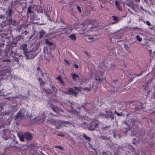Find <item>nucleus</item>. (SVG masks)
Returning <instances> with one entry per match:
<instances>
[{"mask_svg": "<svg viewBox=\"0 0 155 155\" xmlns=\"http://www.w3.org/2000/svg\"><path fill=\"white\" fill-rule=\"evenodd\" d=\"M16 44L15 43L12 44L9 46V45H6L4 52L6 56H8L10 58V60H12L13 62H15L18 63V58L20 57L18 54L17 53V48L16 45Z\"/></svg>", "mask_w": 155, "mask_h": 155, "instance_id": "obj_1", "label": "nucleus"}, {"mask_svg": "<svg viewBox=\"0 0 155 155\" xmlns=\"http://www.w3.org/2000/svg\"><path fill=\"white\" fill-rule=\"evenodd\" d=\"M140 123V122L137 119H134L132 118V123L133 125L132 128L130 129L129 124L127 122H125V126L122 127V130L126 134H127V132L130 130H131L132 133V131L133 132H135L136 133L138 130V127Z\"/></svg>", "mask_w": 155, "mask_h": 155, "instance_id": "obj_2", "label": "nucleus"}, {"mask_svg": "<svg viewBox=\"0 0 155 155\" xmlns=\"http://www.w3.org/2000/svg\"><path fill=\"white\" fill-rule=\"evenodd\" d=\"M2 50L0 49V72L4 73L6 74V73H9L11 70L10 68L8 67L9 64L8 63L10 61L9 59H2Z\"/></svg>", "mask_w": 155, "mask_h": 155, "instance_id": "obj_3", "label": "nucleus"}, {"mask_svg": "<svg viewBox=\"0 0 155 155\" xmlns=\"http://www.w3.org/2000/svg\"><path fill=\"white\" fill-rule=\"evenodd\" d=\"M67 104L70 108L71 112L75 115H78L80 113L81 108L79 107H77V109L74 108L75 104L74 102H71L69 101L67 102Z\"/></svg>", "mask_w": 155, "mask_h": 155, "instance_id": "obj_4", "label": "nucleus"}, {"mask_svg": "<svg viewBox=\"0 0 155 155\" xmlns=\"http://www.w3.org/2000/svg\"><path fill=\"white\" fill-rule=\"evenodd\" d=\"M98 125L97 121L94 120L87 125V128L88 130L93 131L95 130Z\"/></svg>", "mask_w": 155, "mask_h": 155, "instance_id": "obj_5", "label": "nucleus"}, {"mask_svg": "<svg viewBox=\"0 0 155 155\" xmlns=\"http://www.w3.org/2000/svg\"><path fill=\"white\" fill-rule=\"evenodd\" d=\"M81 107L87 111L91 110L94 108V105H92L91 103L88 102L83 103Z\"/></svg>", "mask_w": 155, "mask_h": 155, "instance_id": "obj_6", "label": "nucleus"}, {"mask_svg": "<svg viewBox=\"0 0 155 155\" xmlns=\"http://www.w3.org/2000/svg\"><path fill=\"white\" fill-rule=\"evenodd\" d=\"M26 111V110L25 109L22 108L18 112L14 117V118L15 120H16L18 119H22L23 118L24 115Z\"/></svg>", "mask_w": 155, "mask_h": 155, "instance_id": "obj_7", "label": "nucleus"}, {"mask_svg": "<svg viewBox=\"0 0 155 155\" xmlns=\"http://www.w3.org/2000/svg\"><path fill=\"white\" fill-rule=\"evenodd\" d=\"M4 35L6 36L8 35V33H4L2 32V31H0V48L3 46L5 45V40L4 39H5V38H4V37L3 36Z\"/></svg>", "mask_w": 155, "mask_h": 155, "instance_id": "obj_8", "label": "nucleus"}, {"mask_svg": "<svg viewBox=\"0 0 155 155\" xmlns=\"http://www.w3.org/2000/svg\"><path fill=\"white\" fill-rule=\"evenodd\" d=\"M112 81L114 84V85L116 86V90L117 92H118L117 88H118L119 87L121 86L122 81L120 79H118L116 80H112Z\"/></svg>", "mask_w": 155, "mask_h": 155, "instance_id": "obj_9", "label": "nucleus"}, {"mask_svg": "<svg viewBox=\"0 0 155 155\" xmlns=\"http://www.w3.org/2000/svg\"><path fill=\"white\" fill-rule=\"evenodd\" d=\"M46 122L48 124H52L55 125V128L56 129H59L61 127V124H59L58 125H56V120L52 119L50 117L48 118Z\"/></svg>", "mask_w": 155, "mask_h": 155, "instance_id": "obj_10", "label": "nucleus"}, {"mask_svg": "<svg viewBox=\"0 0 155 155\" xmlns=\"http://www.w3.org/2000/svg\"><path fill=\"white\" fill-rule=\"evenodd\" d=\"M85 26H86L87 27L85 29L82 28L81 29L84 32H85L87 31L90 32L92 31L93 30V28H94L92 25L90 24H88L87 25H84L85 27Z\"/></svg>", "mask_w": 155, "mask_h": 155, "instance_id": "obj_11", "label": "nucleus"}, {"mask_svg": "<svg viewBox=\"0 0 155 155\" xmlns=\"http://www.w3.org/2000/svg\"><path fill=\"white\" fill-rule=\"evenodd\" d=\"M12 10L11 7H8V9L6 11L4 14L6 18L8 17L11 18V15L12 14Z\"/></svg>", "mask_w": 155, "mask_h": 155, "instance_id": "obj_12", "label": "nucleus"}, {"mask_svg": "<svg viewBox=\"0 0 155 155\" xmlns=\"http://www.w3.org/2000/svg\"><path fill=\"white\" fill-rule=\"evenodd\" d=\"M27 47V45L26 44H23L20 46V49L24 51V54L26 56L28 52Z\"/></svg>", "mask_w": 155, "mask_h": 155, "instance_id": "obj_13", "label": "nucleus"}, {"mask_svg": "<svg viewBox=\"0 0 155 155\" xmlns=\"http://www.w3.org/2000/svg\"><path fill=\"white\" fill-rule=\"evenodd\" d=\"M24 137L25 139L28 140H31L32 138V135L28 132H26L24 134Z\"/></svg>", "mask_w": 155, "mask_h": 155, "instance_id": "obj_14", "label": "nucleus"}, {"mask_svg": "<svg viewBox=\"0 0 155 155\" xmlns=\"http://www.w3.org/2000/svg\"><path fill=\"white\" fill-rule=\"evenodd\" d=\"M50 87L51 88V90L53 92V93H54V94H56L58 91V89L54 85H53L52 84H50Z\"/></svg>", "mask_w": 155, "mask_h": 155, "instance_id": "obj_15", "label": "nucleus"}, {"mask_svg": "<svg viewBox=\"0 0 155 155\" xmlns=\"http://www.w3.org/2000/svg\"><path fill=\"white\" fill-rule=\"evenodd\" d=\"M6 74H5L4 73L0 72V86L2 84L1 82V81L4 79V78L3 76L6 75ZM1 89L0 88V96L2 95V94L1 93Z\"/></svg>", "mask_w": 155, "mask_h": 155, "instance_id": "obj_16", "label": "nucleus"}, {"mask_svg": "<svg viewBox=\"0 0 155 155\" xmlns=\"http://www.w3.org/2000/svg\"><path fill=\"white\" fill-rule=\"evenodd\" d=\"M27 12L28 14H29L30 15L31 14H33V12L32 11V7L31 5H29L27 8Z\"/></svg>", "mask_w": 155, "mask_h": 155, "instance_id": "obj_17", "label": "nucleus"}, {"mask_svg": "<svg viewBox=\"0 0 155 155\" xmlns=\"http://www.w3.org/2000/svg\"><path fill=\"white\" fill-rule=\"evenodd\" d=\"M120 2L117 0L115 1V5L117 7V8L120 11H122V8L121 7L120 5Z\"/></svg>", "mask_w": 155, "mask_h": 155, "instance_id": "obj_18", "label": "nucleus"}, {"mask_svg": "<svg viewBox=\"0 0 155 155\" xmlns=\"http://www.w3.org/2000/svg\"><path fill=\"white\" fill-rule=\"evenodd\" d=\"M68 37L72 41H75L76 39V36L75 34H72L68 36Z\"/></svg>", "mask_w": 155, "mask_h": 155, "instance_id": "obj_19", "label": "nucleus"}, {"mask_svg": "<svg viewBox=\"0 0 155 155\" xmlns=\"http://www.w3.org/2000/svg\"><path fill=\"white\" fill-rule=\"evenodd\" d=\"M73 91H74V90L72 88H69L68 90L66 91L64 93L67 94H71Z\"/></svg>", "mask_w": 155, "mask_h": 155, "instance_id": "obj_20", "label": "nucleus"}, {"mask_svg": "<svg viewBox=\"0 0 155 155\" xmlns=\"http://www.w3.org/2000/svg\"><path fill=\"white\" fill-rule=\"evenodd\" d=\"M8 21L9 23V24H12L13 25H15L16 23V21H12V17H11V18H9L8 20Z\"/></svg>", "mask_w": 155, "mask_h": 155, "instance_id": "obj_21", "label": "nucleus"}, {"mask_svg": "<svg viewBox=\"0 0 155 155\" xmlns=\"http://www.w3.org/2000/svg\"><path fill=\"white\" fill-rule=\"evenodd\" d=\"M110 89L108 90V91H110L111 92V93H113L116 91H117L116 90V86H113L112 85H111L110 86Z\"/></svg>", "mask_w": 155, "mask_h": 155, "instance_id": "obj_22", "label": "nucleus"}, {"mask_svg": "<svg viewBox=\"0 0 155 155\" xmlns=\"http://www.w3.org/2000/svg\"><path fill=\"white\" fill-rule=\"evenodd\" d=\"M45 42L46 44L49 46V47H50L51 46H52L54 44L53 42H51L47 39H45Z\"/></svg>", "mask_w": 155, "mask_h": 155, "instance_id": "obj_23", "label": "nucleus"}, {"mask_svg": "<svg viewBox=\"0 0 155 155\" xmlns=\"http://www.w3.org/2000/svg\"><path fill=\"white\" fill-rule=\"evenodd\" d=\"M52 109L53 111H54L55 112H56L57 113V114H58V115L59 114H60V112H59V110H58V108L57 107H53L52 108ZM53 116H57L58 115H53Z\"/></svg>", "mask_w": 155, "mask_h": 155, "instance_id": "obj_24", "label": "nucleus"}, {"mask_svg": "<svg viewBox=\"0 0 155 155\" xmlns=\"http://www.w3.org/2000/svg\"><path fill=\"white\" fill-rule=\"evenodd\" d=\"M43 90H44L45 91V92L47 94H53V92L51 90V89H45L44 88L43 89Z\"/></svg>", "mask_w": 155, "mask_h": 155, "instance_id": "obj_25", "label": "nucleus"}, {"mask_svg": "<svg viewBox=\"0 0 155 155\" xmlns=\"http://www.w3.org/2000/svg\"><path fill=\"white\" fill-rule=\"evenodd\" d=\"M109 134H113V137L115 138H117V136L116 135V133L114 131L112 130H110L109 131Z\"/></svg>", "mask_w": 155, "mask_h": 155, "instance_id": "obj_26", "label": "nucleus"}, {"mask_svg": "<svg viewBox=\"0 0 155 155\" xmlns=\"http://www.w3.org/2000/svg\"><path fill=\"white\" fill-rule=\"evenodd\" d=\"M45 31L43 30H42L40 31L39 33V38L40 39L42 38L43 36L45 34Z\"/></svg>", "mask_w": 155, "mask_h": 155, "instance_id": "obj_27", "label": "nucleus"}, {"mask_svg": "<svg viewBox=\"0 0 155 155\" xmlns=\"http://www.w3.org/2000/svg\"><path fill=\"white\" fill-rule=\"evenodd\" d=\"M79 77V76L77 74H76L75 73L72 74V79L74 81H76L77 80L76 78H78Z\"/></svg>", "mask_w": 155, "mask_h": 155, "instance_id": "obj_28", "label": "nucleus"}, {"mask_svg": "<svg viewBox=\"0 0 155 155\" xmlns=\"http://www.w3.org/2000/svg\"><path fill=\"white\" fill-rule=\"evenodd\" d=\"M112 17L113 20L115 21L114 23H112V24L117 23L118 22L119 20V19L117 17L114 16H112Z\"/></svg>", "mask_w": 155, "mask_h": 155, "instance_id": "obj_29", "label": "nucleus"}, {"mask_svg": "<svg viewBox=\"0 0 155 155\" xmlns=\"http://www.w3.org/2000/svg\"><path fill=\"white\" fill-rule=\"evenodd\" d=\"M83 137L84 139L87 140L88 142H90L91 141V138L90 137L87 136L85 134H83Z\"/></svg>", "mask_w": 155, "mask_h": 155, "instance_id": "obj_30", "label": "nucleus"}, {"mask_svg": "<svg viewBox=\"0 0 155 155\" xmlns=\"http://www.w3.org/2000/svg\"><path fill=\"white\" fill-rule=\"evenodd\" d=\"M106 114V117L107 118L111 117L112 115V113L111 112H107Z\"/></svg>", "mask_w": 155, "mask_h": 155, "instance_id": "obj_31", "label": "nucleus"}, {"mask_svg": "<svg viewBox=\"0 0 155 155\" xmlns=\"http://www.w3.org/2000/svg\"><path fill=\"white\" fill-rule=\"evenodd\" d=\"M136 39L139 42H141L142 41V38H141L139 35H137L136 37Z\"/></svg>", "mask_w": 155, "mask_h": 155, "instance_id": "obj_32", "label": "nucleus"}, {"mask_svg": "<svg viewBox=\"0 0 155 155\" xmlns=\"http://www.w3.org/2000/svg\"><path fill=\"white\" fill-rule=\"evenodd\" d=\"M110 127V126L109 125L103 127L102 129L103 131H105L106 130H108V129Z\"/></svg>", "mask_w": 155, "mask_h": 155, "instance_id": "obj_33", "label": "nucleus"}, {"mask_svg": "<svg viewBox=\"0 0 155 155\" xmlns=\"http://www.w3.org/2000/svg\"><path fill=\"white\" fill-rule=\"evenodd\" d=\"M54 147L61 150H63L64 149V148L61 146H58L55 145L54 146Z\"/></svg>", "mask_w": 155, "mask_h": 155, "instance_id": "obj_34", "label": "nucleus"}, {"mask_svg": "<svg viewBox=\"0 0 155 155\" xmlns=\"http://www.w3.org/2000/svg\"><path fill=\"white\" fill-rule=\"evenodd\" d=\"M36 120H38V121L40 120L41 122H42L45 120V119L44 117H41L40 120H39L38 118V117H37Z\"/></svg>", "mask_w": 155, "mask_h": 155, "instance_id": "obj_35", "label": "nucleus"}, {"mask_svg": "<svg viewBox=\"0 0 155 155\" xmlns=\"http://www.w3.org/2000/svg\"><path fill=\"white\" fill-rule=\"evenodd\" d=\"M19 138L21 141H24V139L25 138L24 135V136H19Z\"/></svg>", "mask_w": 155, "mask_h": 155, "instance_id": "obj_36", "label": "nucleus"}, {"mask_svg": "<svg viewBox=\"0 0 155 155\" xmlns=\"http://www.w3.org/2000/svg\"><path fill=\"white\" fill-rule=\"evenodd\" d=\"M74 89L78 91H81V87H77L75 86L74 87Z\"/></svg>", "mask_w": 155, "mask_h": 155, "instance_id": "obj_37", "label": "nucleus"}, {"mask_svg": "<svg viewBox=\"0 0 155 155\" xmlns=\"http://www.w3.org/2000/svg\"><path fill=\"white\" fill-rule=\"evenodd\" d=\"M100 138L102 140H107L108 139L105 136H101L100 137Z\"/></svg>", "mask_w": 155, "mask_h": 155, "instance_id": "obj_38", "label": "nucleus"}, {"mask_svg": "<svg viewBox=\"0 0 155 155\" xmlns=\"http://www.w3.org/2000/svg\"><path fill=\"white\" fill-rule=\"evenodd\" d=\"M78 94V93L76 91H73V92L71 93L72 95H74L76 97L77 94Z\"/></svg>", "mask_w": 155, "mask_h": 155, "instance_id": "obj_39", "label": "nucleus"}, {"mask_svg": "<svg viewBox=\"0 0 155 155\" xmlns=\"http://www.w3.org/2000/svg\"><path fill=\"white\" fill-rule=\"evenodd\" d=\"M134 110L135 111H140V108L138 107H136L134 108Z\"/></svg>", "mask_w": 155, "mask_h": 155, "instance_id": "obj_40", "label": "nucleus"}, {"mask_svg": "<svg viewBox=\"0 0 155 155\" xmlns=\"http://www.w3.org/2000/svg\"><path fill=\"white\" fill-rule=\"evenodd\" d=\"M59 82L62 85H64V84H65L64 82L62 80H61L59 81Z\"/></svg>", "mask_w": 155, "mask_h": 155, "instance_id": "obj_41", "label": "nucleus"}, {"mask_svg": "<svg viewBox=\"0 0 155 155\" xmlns=\"http://www.w3.org/2000/svg\"><path fill=\"white\" fill-rule=\"evenodd\" d=\"M56 79H57L58 81L62 80L61 77L60 76H59L56 78Z\"/></svg>", "mask_w": 155, "mask_h": 155, "instance_id": "obj_42", "label": "nucleus"}, {"mask_svg": "<svg viewBox=\"0 0 155 155\" xmlns=\"http://www.w3.org/2000/svg\"><path fill=\"white\" fill-rule=\"evenodd\" d=\"M64 61L65 62V63H66V64L67 65H70V63L68 61H67L65 59L64 60Z\"/></svg>", "mask_w": 155, "mask_h": 155, "instance_id": "obj_43", "label": "nucleus"}, {"mask_svg": "<svg viewBox=\"0 0 155 155\" xmlns=\"http://www.w3.org/2000/svg\"><path fill=\"white\" fill-rule=\"evenodd\" d=\"M103 79V78H99L98 79L97 78H95V80L96 81H101Z\"/></svg>", "mask_w": 155, "mask_h": 155, "instance_id": "obj_44", "label": "nucleus"}, {"mask_svg": "<svg viewBox=\"0 0 155 155\" xmlns=\"http://www.w3.org/2000/svg\"><path fill=\"white\" fill-rule=\"evenodd\" d=\"M77 9H78V12H81V9L80 7L78 5H77Z\"/></svg>", "mask_w": 155, "mask_h": 155, "instance_id": "obj_45", "label": "nucleus"}, {"mask_svg": "<svg viewBox=\"0 0 155 155\" xmlns=\"http://www.w3.org/2000/svg\"><path fill=\"white\" fill-rule=\"evenodd\" d=\"M146 24H147V25H148V26H151V23H150V22L149 21H146Z\"/></svg>", "mask_w": 155, "mask_h": 155, "instance_id": "obj_46", "label": "nucleus"}, {"mask_svg": "<svg viewBox=\"0 0 155 155\" xmlns=\"http://www.w3.org/2000/svg\"><path fill=\"white\" fill-rule=\"evenodd\" d=\"M84 91L87 90L88 91H90L91 90L90 88H88V87H84Z\"/></svg>", "mask_w": 155, "mask_h": 155, "instance_id": "obj_47", "label": "nucleus"}, {"mask_svg": "<svg viewBox=\"0 0 155 155\" xmlns=\"http://www.w3.org/2000/svg\"><path fill=\"white\" fill-rule=\"evenodd\" d=\"M2 137L3 138L5 139V140H7L8 139V137H5V135H3L2 136Z\"/></svg>", "mask_w": 155, "mask_h": 155, "instance_id": "obj_48", "label": "nucleus"}, {"mask_svg": "<svg viewBox=\"0 0 155 155\" xmlns=\"http://www.w3.org/2000/svg\"><path fill=\"white\" fill-rule=\"evenodd\" d=\"M40 82V86H42V85H43V84H45L44 82L43 81H42V80Z\"/></svg>", "mask_w": 155, "mask_h": 155, "instance_id": "obj_49", "label": "nucleus"}, {"mask_svg": "<svg viewBox=\"0 0 155 155\" xmlns=\"http://www.w3.org/2000/svg\"><path fill=\"white\" fill-rule=\"evenodd\" d=\"M84 52L86 54L87 56L89 58L90 57V55L86 51H84Z\"/></svg>", "mask_w": 155, "mask_h": 155, "instance_id": "obj_50", "label": "nucleus"}, {"mask_svg": "<svg viewBox=\"0 0 155 155\" xmlns=\"http://www.w3.org/2000/svg\"><path fill=\"white\" fill-rule=\"evenodd\" d=\"M115 113L117 114L118 116H121V114H119V113L117 112L115 110Z\"/></svg>", "mask_w": 155, "mask_h": 155, "instance_id": "obj_51", "label": "nucleus"}, {"mask_svg": "<svg viewBox=\"0 0 155 155\" xmlns=\"http://www.w3.org/2000/svg\"><path fill=\"white\" fill-rule=\"evenodd\" d=\"M64 29H68L70 30H71V31H72V29H71V27H69L68 26H66L65 27V28H64Z\"/></svg>", "mask_w": 155, "mask_h": 155, "instance_id": "obj_52", "label": "nucleus"}, {"mask_svg": "<svg viewBox=\"0 0 155 155\" xmlns=\"http://www.w3.org/2000/svg\"><path fill=\"white\" fill-rule=\"evenodd\" d=\"M63 124H70V123L68 121H64L63 122Z\"/></svg>", "mask_w": 155, "mask_h": 155, "instance_id": "obj_53", "label": "nucleus"}, {"mask_svg": "<svg viewBox=\"0 0 155 155\" xmlns=\"http://www.w3.org/2000/svg\"><path fill=\"white\" fill-rule=\"evenodd\" d=\"M57 136L61 137H64V135L62 134H57Z\"/></svg>", "mask_w": 155, "mask_h": 155, "instance_id": "obj_54", "label": "nucleus"}, {"mask_svg": "<svg viewBox=\"0 0 155 155\" xmlns=\"http://www.w3.org/2000/svg\"><path fill=\"white\" fill-rule=\"evenodd\" d=\"M116 135L117 136V137L119 138H120L121 136L120 134H116Z\"/></svg>", "mask_w": 155, "mask_h": 155, "instance_id": "obj_55", "label": "nucleus"}, {"mask_svg": "<svg viewBox=\"0 0 155 155\" xmlns=\"http://www.w3.org/2000/svg\"><path fill=\"white\" fill-rule=\"evenodd\" d=\"M37 70L38 71H40V72H41V71H42L41 70V68L39 67H37Z\"/></svg>", "mask_w": 155, "mask_h": 155, "instance_id": "obj_56", "label": "nucleus"}, {"mask_svg": "<svg viewBox=\"0 0 155 155\" xmlns=\"http://www.w3.org/2000/svg\"><path fill=\"white\" fill-rule=\"evenodd\" d=\"M140 105L141 106V107L142 109H143V104L142 103H140Z\"/></svg>", "mask_w": 155, "mask_h": 155, "instance_id": "obj_57", "label": "nucleus"}, {"mask_svg": "<svg viewBox=\"0 0 155 155\" xmlns=\"http://www.w3.org/2000/svg\"><path fill=\"white\" fill-rule=\"evenodd\" d=\"M144 2L147 4H149L147 0H144Z\"/></svg>", "mask_w": 155, "mask_h": 155, "instance_id": "obj_58", "label": "nucleus"}, {"mask_svg": "<svg viewBox=\"0 0 155 155\" xmlns=\"http://www.w3.org/2000/svg\"><path fill=\"white\" fill-rule=\"evenodd\" d=\"M74 66L75 67V68H78V65H77V64H74Z\"/></svg>", "mask_w": 155, "mask_h": 155, "instance_id": "obj_59", "label": "nucleus"}, {"mask_svg": "<svg viewBox=\"0 0 155 155\" xmlns=\"http://www.w3.org/2000/svg\"><path fill=\"white\" fill-rule=\"evenodd\" d=\"M40 73L41 74V75L42 77H43L44 76V73L42 72V71H41V72Z\"/></svg>", "mask_w": 155, "mask_h": 155, "instance_id": "obj_60", "label": "nucleus"}, {"mask_svg": "<svg viewBox=\"0 0 155 155\" xmlns=\"http://www.w3.org/2000/svg\"><path fill=\"white\" fill-rule=\"evenodd\" d=\"M38 80L39 82H41V81H42V79L40 78H38Z\"/></svg>", "mask_w": 155, "mask_h": 155, "instance_id": "obj_61", "label": "nucleus"}, {"mask_svg": "<svg viewBox=\"0 0 155 155\" xmlns=\"http://www.w3.org/2000/svg\"><path fill=\"white\" fill-rule=\"evenodd\" d=\"M140 8L141 10H142L143 11H145V10L143 8V6H141L140 7Z\"/></svg>", "mask_w": 155, "mask_h": 155, "instance_id": "obj_62", "label": "nucleus"}, {"mask_svg": "<svg viewBox=\"0 0 155 155\" xmlns=\"http://www.w3.org/2000/svg\"><path fill=\"white\" fill-rule=\"evenodd\" d=\"M149 52L150 54H151L152 53V50L151 49H150L149 50Z\"/></svg>", "mask_w": 155, "mask_h": 155, "instance_id": "obj_63", "label": "nucleus"}, {"mask_svg": "<svg viewBox=\"0 0 155 155\" xmlns=\"http://www.w3.org/2000/svg\"><path fill=\"white\" fill-rule=\"evenodd\" d=\"M133 28L134 29H139V28L137 27H133Z\"/></svg>", "mask_w": 155, "mask_h": 155, "instance_id": "obj_64", "label": "nucleus"}]
</instances>
